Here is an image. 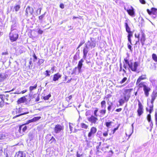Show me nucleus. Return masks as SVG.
<instances>
[{"label": "nucleus", "instance_id": "obj_23", "mask_svg": "<svg viewBox=\"0 0 157 157\" xmlns=\"http://www.w3.org/2000/svg\"><path fill=\"white\" fill-rule=\"evenodd\" d=\"M26 98L25 97H23L19 99L17 102L19 104L21 103H24L26 101Z\"/></svg>", "mask_w": 157, "mask_h": 157}, {"label": "nucleus", "instance_id": "obj_6", "mask_svg": "<svg viewBox=\"0 0 157 157\" xmlns=\"http://www.w3.org/2000/svg\"><path fill=\"white\" fill-rule=\"evenodd\" d=\"M9 36L11 42H13L16 41L18 39V34L16 33H14L10 32L9 34Z\"/></svg>", "mask_w": 157, "mask_h": 157}, {"label": "nucleus", "instance_id": "obj_39", "mask_svg": "<svg viewBox=\"0 0 157 157\" xmlns=\"http://www.w3.org/2000/svg\"><path fill=\"white\" fill-rule=\"evenodd\" d=\"M51 95L50 94H48V95L43 97V99L44 100H48L49 98L51 97Z\"/></svg>", "mask_w": 157, "mask_h": 157}, {"label": "nucleus", "instance_id": "obj_12", "mask_svg": "<svg viewBox=\"0 0 157 157\" xmlns=\"http://www.w3.org/2000/svg\"><path fill=\"white\" fill-rule=\"evenodd\" d=\"M88 120L92 123H96L97 121L98 120L97 117H95L93 115H91L90 117L87 118Z\"/></svg>", "mask_w": 157, "mask_h": 157}, {"label": "nucleus", "instance_id": "obj_61", "mask_svg": "<svg viewBox=\"0 0 157 157\" xmlns=\"http://www.w3.org/2000/svg\"><path fill=\"white\" fill-rule=\"evenodd\" d=\"M140 3L142 4H145L146 3L145 1L144 0H139Z\"/></svg>", "mask_w": 157, "mask_h": 157}, {"label": "nucleus", "instance_id": "obj_36", "mask_svg": "<svg viewBox=\"0 0 157 157\" xmlns=\"http://www.w3.org/2000/svg\"><path fill=\"white\" fill-rule=\"evenodd\" d=\"M152 13L157 16V9L155 8H152Z\"/></svg>", "mask_w": 157, "mask_h": 157}, {"label": "nucleus", "instance_id": "obj_37", "mask_svg": "<svg viewBox=\"0 0 157 157\" xmlns=\"http://www.w3.org/2000/svg\"><path fill=\"white\" fill-rule=\"evenodd\" d=\"M13 101L11 99H9L8 98H6V103H7L8 104H10V103L12 102Z\"/></svg>", "mask_w": 157, "mask_h": 157}, {"label": "nucleus", "instance_id": "obj_53", "mask_svg": "<svg viewBox=\"0 0 157 157\" xmlns=\"http://www.w3.org/2000/svg\"><path fill=\"white\" fill-rule=\"evenodd\" d=\"M128 33V37H130L131 38L133 35V34L132 32H130Z\"/></svg>", "mask_w": 157, "mask_h": 157}, {"label": "nucleus", "instance_id": "obj_30", "mask_svg": "<svg viewBox=\"0 0 157 157\" xmlns=\"http://www.w3.org/2000/svg\"><path fill=\"white\" fill-rule=\"evenodd\" d=\"M80 125L82 128H83L85 129H87L88 127V125L84 123H81L80 124Z\"/></svg>", "mask_w": 157, "mask_h": 157}, {"label": "nucleus", "instance_id": "obj_22", "mask_svg": "<svg viewBox=\"0 0 157 157\" xmlns=\"http://www.w3.org/2000/svg\"><path fill=\"white\" fill-rule=\"evenodd\" d=\"M89 51V49L84 48L83 50V58L84 59H86L87 54Z\"/></svg>", "mask_w": 157, "mask_h": 157}, {"label": "nucleus", "instance_id": "obj_62", "mask_svg": "<svg viewBox=\"0 0 157 157\" xmlns=\"http://www.w3.org/2000/svg\"><path fill=\"white\" fill-rule=\"evenodd\" d=\"M122 68V64L121 63H120V70H119L120 72H121V71L123 69Z\"/></svg>", "mask_w": 157, "mask_h": 157}, {"label": "nucleus", "instance_id": "obj_49", "mask_svg": "<svg viewBox=\"0 0 157 157\" xmlns=\"http://www.w3.org/2000/svg\"><path fill=\"white\" fill-rule=\"evenodd\" d=\"M85 41L84 40H83L81 41L80 42V43L79 44V45L78 47L77 48V49H78L79 47H80L81 46H82V45L85 43Z\"/></svg>", "mask_w": 157, "mask_h": 157}, {"label": "nucleus", "instance_id": "obj_38", "mask_svg": "<svg viewBox=\"0 0 157 157\" xmlns=\"http://www.w3.org/2000/svg\"><path fill=\"white\" fill-rule=\"evenodd\" d=\"M108 104L109 105L107 108L108 110L109 111H110L112 107L113 106V103L112 102H110V104L108 103Z\"/></svg>", "mask_w": 157, "mask_h": 157}, {"label": "nucleus", "instance_id": "obj_24", "mask_svg": "<svg viewBox=\"0 0 157 157\" xmlns=\"http://www.w3.org/2000/svg\"><path fill=\"white\" fill-rule=\"evenodd\" d=\"M8 136L5 134H0V140H2L7 138Z\"/></svg>", "mask_w": 157, "mask_h": 157}, {"label": "nucleus", "instance_id": "obj_20", "mask_svg": "<svg viewBox=\"0 0 157 157\" xmlns=\"http://www.w3.org/2000/svg\"><path fill=\"white\" fill-rule=\"evenodd\" d=\"M131 9H129L127 10V11L128 14L130 16H133L134 15L135 12L134 11V9L132 7H131Z\"/></svg>", "mask_w": 157, "mask_h": 157}, {"label": "nucleus", "instance_id": "obj_57", "mask_svg": "<svg viewBox=\"0 0 157 157\" xmlns=\"http://www.w3.org/2000/svg\"><path fill=\"white\" fill-rule=\"evenodd\" d=\"M8 52H7V51H6L5 52H2V56H3V55H8Z\"/></svg>", "mask_w": 157, "mask_h": 157}, {"label": "nucleus", "instance_id": "obj_21", "mask_svg": "<svg viewBox=\"0 0 157 157\" xmlns=\"http://www.w3.org/2000/svg\"><path fill=\"white\" fill-rule=\"evenodd\" d=\"M157 96V93H155L154 92H153L151 95V104L153 103L154 101L155 100Z\"/></svg>", "mask_w": 157, "mask_h": 157}, {"label": "nucleus", "instance_id": "obj_8", "mask_svg": "<svg viewBox=\"0 0 157 157\" xmlns=\"http://www.w3.org/2000/svg\"><path fill=\"white\" fill-rule=\"evenodd\" d=\"M34 12V10L32 7L28 6L25 10V15L28 17L29 15H32Z\"/></svg>", "mask_w": 157, "mask_h": 157}, {"label": "nucleus", "instance_id": "obj_56", "mask_svg": "<svg viewBox=\"0 0 157 157\" xmlns=\"http://www.w3.org/2000/svg\"><path fill=\"white\" fill-rule=\"evenodd\" d=\"M147 12L149 15L151 14L152 13V8L151 9V10H150L149 9H147Z\"/></svg>", "mask_w": 157, "mask_h": 157}, {"label": "nucleus", "instance_id": "obj_25", "mask_svg": "<svg viewBox=\"0 0 157 157\" xmlns=\"http://www.w3.org/2000/svg\"><path fill=\"white\" fill-rule=\"evenodd\" d=\"M101 108L103 109H105L106 108V102L105 101H102L101 103Z\"/></svg>", "mask_w": 157, "mask_h": 157}, {"label": "nucleus", "instance_id": "obj_32", "mask_svg": "<svg viewBox=\"0 0 157 157\" xmlns=\"http://www.w3.org/2000/svg\"><path fill=\"white\" fill-rule=\"evenodd\" d=\"M4 95H5L4 94H0V98L4 102H6V97H4Z\"/></svg>", "mask_w": 157, "mask_h": 157}, {"label": "nucleus", "instance_id": "obj_63", "mask_svg": "<svg viewBox=\"0 0 157 157\" xmlns=\"http://www.w3.org/2000/svg\"><path fill=\"white\" fill-rule=\"evenodd\" d=\"M38 33L40 34H42L43 33V31L40 29L38 30Z\"/></svg>", "mask_w": 157, "mask_h": 157}, {"label": "nucleus", "instance_id": "obj_29", "mask_svg": "<svg viewBox=\"0 0 157 157\" xmlns=\"http://www.w3.org/2000/svg\"><path fill=\"white\" fill-rule=\"evenodd\" d=\"M51 72L50 70H46L44 72V74L46 76H50V73Z\"/></svg>", "mask_w": 157, "mask_h": 157}, {"label": "nucleus", "instance_id": "obj_17", "mask_svg": "<svg viewBox=\"0 0 157 157\" xmlns=\"http://www.w3.org/2000/svg\"><path fill=\"white\" fill-rule=\"evenodd\" d=\"M61 77V75L59 73H57L54 75L53 81L55 82L56 81L58 80Z\"/></svg>", "mask_w": 157, "mask_h": 157}, {"label": "nucleus", "instance_id": "obj_13", "mask_svg": "<svg viewBox=\"0 0 157 157\" xmlns=\"http://www.w3.org/2000/svg\"><path fill=\"white\" fill-rule=\"evenodd\" d=\"M151 89L150 87L147 86H146L144 88H143V90L144 91V94L146 97L148 96L149 95V92L150 91Z\"/></svg>", "mask_w": 157, "mask_h": 157}, {"label": "nucleus", "instance_id": "obj_48", "mask_svg": "<svg viewBox=\"0 0 157 157\" xmlns=\"http://www.w3.org/2000/svg\"><path fill=\"white\" fill-rule=\"evenodd\" d=\"M113 123L112 121H110L109 122H105V124L106 126L108 128L109 127V126L111 125V124Z\"/></svg>", "mask_w": 157, "mask_h": 157}, {"label": "nucleus", "instance_id": "obj_35", "mask_svg": "<svg viewBox=\"0 0 157 157\" xmlns=\"http://www.w3.org/2000/svg\"><path fill=\"white\" fill-rule=\"evenodd\" d=\"M152 59L155 62H157V56L155 54H153L152 56Z\"/></svg>", "mask_w": 157, "mask_h": 157}, {"label": "nucleus", "instance_id": "obj_50", "mask_svg": "<svg viewBox=\"0 0 157 157\" xmlns=\"http://www.w3.org/2000/svg\"><path fill=\"white\" fill-rule=\"evenodd\" d=\"M128 48L130 49V51L131 52H132V46L128 43L127 44Z\"/></svg>", "mask_w": 157, "mask_h": 157}, {"label": "nucleus", "instance_id": "obj_43", "mask_svg": "<svg viewBox=\"0 0 157 157\" xmlns=\"http://www.w3.org/2000/svg\"><path fill=\"white\" fill-rule=\"evenodd\" d=\"M44 61V60L43 59H40L38 62V64L39 65H40L41 64L43 63Z\"/></svg>", "mask_w": 157, "mask_h": 157}, {"label": "nucleus", "instance_id": "obj_33", "mask_svg": "<svg viewBox=\"0 0 157 157\" xmlns=\"http://www.w3.org/2000/svg\"><path fill=\"white\" fill-rule=\"evenodd\" d=\"M37 86V84H36L34 85V86H30L29 87V90L30 91L36 89Z\"/></svg>", "mask_w": 157, "mask_h": 157}, {"label": "nucleus", "instance_id": "obj_19", "mask_svg": "<svg viewBox=\"0 0 157 157\" xmlns=\"http://www.w3.org/2000/svg\"><path fill=\"white\" fill-rule=\"evenodd\" d=\"M146 79V75H142L141 76H140L138 79L137 80V83H139L142 80L145 79Z\"/></svg>", "mask_w": 157, "mask_h": 157}, {"label": "nucleus", "instance_id": "obj_7", "mask_svg": "<svg viewBox=\"0 0 157 157\" xmlns=\"http://www.w3.org/2000/svg\"><path fill=\"white\" fill-rule=\"evenodd\" d=\"M63 129L64 126L63 125L57 124L55 126L54 130L56 133L57 134L60 132L62 131L63 130Z\"/></svg>", "mask_w": 157, "mask_h": 157}, {"label": "nucleus", "instance_id": "obj_45", "mask_svg": "<svg viewBox=\"0 0 157 157\" xmlns=\"http://www.w3.org/2000/svg\"><path fill=\"white\" fill-rule=\"evenodd\" d=\"M147 119L149 122H150L151 121L150 113H149V114L147 115Z\"/></svg>", "mask_w": 157, "mask_h": 157}, {"label": "nucleus", "instance_id": "obj_9", "mask_svg": "<svg viewBox=\"0 0 157 157\" xmlns=\"http://www.w3.org/2000/svg\"><path fill=\"white\" fill-rule=\"evenodd\" d=\"M87 43V44L89 45L91 48H94L96 46L95 40L94 38L90 37V40H88Z\"/></svg>", "mask_w": 157, "mask_h": 157}, {"label": "nucleus", "instance_id": "obj_58", "mask_svg": "<svg viewBox=\"0 0 157 157\" xmlns=\"http://www.w3.org/2000/svg\"><path fill=\"white\" fill-rule=\"evenodd\" d=\"M59 7L61 9H63L64 7V5L63 3H61Z\"/></svg>", "mask_w": 157, "mask_h": 157}, {"label": "nucleus", "instance_id": "obj_3", "mask_svg": "<svg viewBox=\"0 0 157 157\" xmlns=\"http://www.w3.org/2000/svg\"><path fill=\"white\" fill-rule=\"evenodd\" d=\"M132 89H125L123 93V99L126 102H127L130 97V93Z\"/></svg>", "mask_w": 157, "mask_h": 157}, {"label": "nucleus", "instance_id": "obj_2", "mask_svg": "<svg viewBox=\"0 0 157 157\" xmlns=\"http://www.w3.org/2000/svg\"><path fill=\"white\" fill-rule=\"evenodd\" d=\"M26 109V108H17L16 110V113L17 115L14 116L13 118L14 119L21 115L26 114L29 113L28 112L25 111V110Z\"/></svg>", "mask_w": 157, "mask_h": 157}, {"label": "nucleus", "instance_id": "obj_52", "mask_svg": "<svg viewBox=\"0 0 157 157\" xmlns=\"http://www.w3.org/2000/svg\"><path fill=\"white\" fill-rule=\"evenodd\" d=\"M2 147L3 144H0V154L2 153L3 152Z\"/></svg>", "mask_w": 157, "mask_h": 157}, {"label": "nucleus", "instance_id": "obj_16", "mask_svg": "<svg viewBox=\"0 0 157 157\" xmlns=\"http://www.w3.org/2000/svg\"><path fill=\"white\" fill-rule=\"evenodd\" d=\"M14 157H26V155L23 151H19L16 153Z\"/></svg>", "mask_w": 157, "mask_h": 157}, {"label": "nucleus", "instance_id": "obj_42", "mask_svg": "<svg viewBox=\"0 0 157 157\" xmlns=\"http://www.w3.org/2000/svg\"><path fill=\"white\" fill-rule=\"evenodd\" d=\"M125 102L123 98H121L119 101V103L120 105H122L123 104H124Z\"/></svg>", "mask_w": 157, "mask_h": 157}, {"label": "nucleus", "instance_id": "obj_46", "mask_svg": "<svg viewBox=\"0 0 157 157\" xmlns=\"http://www.w3.org/2000/svg\"><path fill=\"white\" fill-rule=\"evenodd\" d=\"M45 16V13L42 14L41 16L39 17V19L42 21H43V19Z\"/></svg>", "mask_w": 157, "mask_h": 157}, {"label": "nucleus", "instance_id": "obj_5", "mask_svg": "<svg viewBox=\"0 0 157 157\" xmlns=\"http://www.w3.org/2000/svg\"><path fill=\"white\" fill-rule=\"evenodd\" d=\"M84 62V60L83 59H81L79 62L77 67H76L74 69V71H75L77 69H78V72L80 73L82 72L81 68L83 65V63Z\"/></svg>", "mask_w": 157, "mask_h": 157}, {"label": "nucleus", "instance_id": "obj_34", "mask_svg": "<svg viewBox=\"0 0 157 157\" xmlns=\"http://www.w3.org/2000/svg\"><path fill=\"white\" fill-rule=\"evenodd\" d=\"M101 114L102 115H104L106 112V110L105 109H103L99 111Z\"/></svg>", "mask_w": 157, "mask_h": 157}, {"label": "nucleus", "instance_id": "obj_28", "mask_svg": "<svg viewBox=\"0 0 157 157\" xmlns=\"http://www.w3.org/2000/svg\"><path fill=\"white\" fill-rule=\"evenodd\" d=\"M21 7L19 5H16L14 7L15 10L16 12L18 11Z\"/></svg>", "mask_w": 157, "mask_h": 157}, {"label": "nucleus", "instance_id": "obj_64", "mask_svg": "<svg viewBox=\"0 0 157 157\" xmlns=\"http://www.w3.org/2000/svg\"><path fill=\"white\" fill-rule=\"evenodd\" d=\"M155 118L156 122H157V113L156 112L155 114Z\"/></svg>", "mask_w": 157, "mask_h": 157}, {"label": "nucleus", "instance_id": "obj_47", "mask_svg": "<svg viewBox=\"0 0 157 157\" xmlns=\"http://www.w3.org/2000/svg\"><path fill=\"white\" fill-rule=\"evenodd\" d=\"M72 125H73L72 124L70 123H69V128H70V131H71V132H70V133H71L72 132V130H73V127L72 126Z\"/></svg>", "mask_w": 157, "mask_h": 157}, {"label": "nucleus", "instance_id": "obj_41", "mask_svg": "<svg viewBox=\"0 0 157 157\" xmlns=\"http://www.w3.org/2000/svg\"><path fill=\"white\" fill-rule=\"evenodd\" d=\"M127 78L126 77H124L122 80L120 82V83L122 84L124 83L127 80Z\"/></svg>", "mask_w": 157, "mask_h": 157}, {"label": "nucleus", "instance_id": "obj_44", "mask_svg": "<svg viewBox=\"0 0 157 157\" xmlns=\"http://www.w3.org/2000/svg\"><path fill=\"white\" fill-rule=\"evenodd\" d=\"M16 25L14 24L11 26V31L12 32L14 30L16 29Z\"/></svg>", "mask_w": 157, "mask_h": 157}, {"label": "nucleus", "instance_id": "obj_51", "mask_svg": "<svg viewBox=\"0 0 157 157\" xmlns=\"http://www.w3.org/2000/svg\"><path fill=\"white\" fill-rule=\"evenodd\" d=\"M98 111V109L96 108V109L94 111V115L96 117H97L98 116V115L97 114V113Z\"/></svg>", "mask_w": 157, "mask_h": 157}, {"label": "nucleus", "instance_id": "obj_11", "mask_svg": "<svg viewBox=\"0 0 157 157\" xmlns=\"http://www.w3.org/2000/svg\"><path fill=\"white\" fill-rule=\"evenodd\" d=\"M97 129L94 127H92L91 129L90 132L88 134V137L89 138V139H91V137L94 136V135L97 132Z\"/></svg>", "mask_w": 157, "mask_h": 157}, {"label": "nucleus", "instance_id": "obj_54", "mask_svg": "<svg viewBox=\"0 0 157 157\" xmlns=\"http://www.w3.org/2000/svg\"><path fill=\"white\" fill-rule=\"evenodd\" d=\"M87 42L85 44V47L84 48L86 49H89V47L90 46H89V45H88Z\"/></svg>", "mask_w": 157, "mask_h": 157}, {"label": "nucleus", "instance_id": "obj_1", "mask_svg": "<svg viewBox=\"0 0 157 157\" xmlns=\"http://www.w3.org/2000/svg\"><path fill=\"white\" fill-rule=\"evenodd\" d=\"M124 61L126 64L128 66L129 68L133 71L136 72L137 67L138 66V63L137 62H133L132 60H129L127 58H126L124 59Z\"/></svg>", "mask_w": 157, "mask_h": 157}, {"label": "nucleus", "instance_id": "obj_4", "mask_svg": "<svg viewBox=\"0 0 157 157\" xmlns=\"http://www.w3.org/2000/svg\"><path fill=\"white\" fill-rule=\"evenodd\" d=\"M26 124L25 123L20 125L19 127L18 131L21 134V136L24 135L25 132L27 130V127L25 125Z\"/></svg>", "mask_w": 157, "mask_h": 157}, {"label": "nucleus", "instance_id": "obj_18", "mask_svg": "<svg viewBox=\"0 0 157 157\" xmlns=\"http://www.w3.org/2000/svg\"><path fill=\"white\" fill-rule=\"evenodd\" d=\"M136 85L139 88L143 87L144 88L147 85H146V83L145 82H140L139 83H137V82L136 83Z\"/></svg>", "mask_w": 157, "mask_h": 157}, {"label": "nucleus", "instance_id": "obj_55", "mask_svg": "<svg viewBox=\"0 0 157 157\" xmlns=\"http://www.w3.org/2000/svg\"><path fill=\"white\" fill-rule=\"evenodd\" d=\"M113 154V152L112 151H110L108 152V157H111Z\"/></svg>", "mask_w": 157, "mask_h": 157}, {"label": "nucleus", "instance_id": "obj_40", "mask_svg": "<svg viewBox=\"0 0 157 157\" xmlns=\"http://www.w3.org/2000/svg\"><path fill=\"white\" fill-rule=\"evenodd\" d=\"M153 104H151V105L150 106V109L149 110V112L150 113H151L152 111L153 110Z\"/></svg>", "mask_w": 157, "mask_h": 157}, {"label": "nucleus", "instance_id": "obj_27", "mask_svg": "<svg viewBox=\"0 0 157 157\" xmlns=\"http://www.w3.org/2000/svg\"><path fill=\"white\" fill-rule=\"evenodd\" d=\"M27 91V90H23L21 91L20 93H16V92H15L14 93H10V95H11V96L12 97L13 96L14 97H15V96L13 95H12V94H20V93H21V94H23L25 93Z\"/></svg>", "mask_w": 157, "mask_h": 157}, {"label": "nucleus", "instance_id": "obj_60", "mask_svg": "<svg viewBox=\"0 0 157 157\" xmlns=\"http://www.w3.org/2000/svg\"><path fill=\"white\" fill-rule=\"evenodd\" d=\"M108 130H107V131L106 132H105V133H103V135L104 136H107L108 133Z\"/></svg>", "mask_w": 157, "mask_h": 157}, {"label": "nucleus", "instance_id": "obj_15", "mask_svg": "<svg viewBox=\"0 0 157 157\" xmlns=\"http://www.w3.org/2000/svg\"><path fill=\"white\" fill-rule=\"evenodd\" d=\"M40 118L41 117H35L33 119L29 120V121H27L25 124H29L30 123L39 120Z\"/></svg>", "mask_w": 157, "mask_h": 157}, {"label": "nucleus", "instance_id": "obj_14", "mask_svg": "<svg viewBox=\"0 0 157 157\" xmlns=\"http://www.w3.org/2000/svg\"><path fill=\"white\" fill-rule=\"evenodd\" d=\"M140 41L142 45L143 46L144 44V42L146 40L145 35L143 32L141 33V37L140 38Z\"/></svg>", "mask_w": 157, "mask_h": 157}, {"label": "nucleus", "instance_id": "obj_59", "mask_svg": "<svg viewBox=\"0 0 157 157\" xmlns=\"http://www.w3.org/2000/svg\"><path fill=\"white\" fill-rule=\"evenodd\" d=\"M50 140L52 141L51 142V143H52L54 141H56L55 139V138L53 136H52V137L51 139Z\"/></svg>", "mask_w": 157, "mask_h": 157}, {"label": "nucleus", "instance_id": "obj_31", "mask_svg": "<svg viewBox=\"0 0 157 157\" xmlns=\"http://www.w3.org/2000/svg\"><path fill=\"white\" fill-rule=\"evenodd\" d=\"M28 136L29 137V139L30 140H32L33 137V132H30L29 133Z\"/></svg>", "mask_w": 157, "mask_h": 157}, {"label": "nucleus", "instance_id": "obj_26", "mask_svg": "<svg viewBox=\"0 0 157 157\" xmlns=\"http://www.w3.org/2000/svg\"><path fill=\"white\" fill-rule=\"evenodd\" d=\"M125 28L126 31L127 33H129L130 32H131L130 31V29L128 25L127 22L125 23Z\"/></svg>", "mask_w": 157, "mask_h": 157}, {"label": "nucleus", "instance_id": "obj_10", "mask_svg": "<svg viewBox=\"0 0 157 157\" xmlns=\"http://www.w3.org/2000/svg\"><path fill=\"white\" fill-rule=\"evenodd\" d=\"M138 109L137 112L138 116H140L142 113H143V106L140 101L138 100Z\"/></svg>", "mask_w": 157, "mask_h": 157}]
</instances>
